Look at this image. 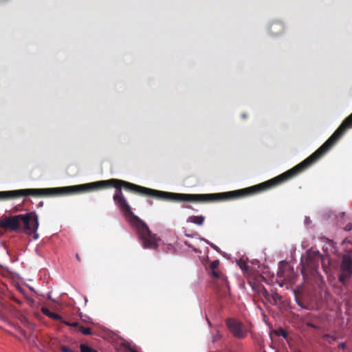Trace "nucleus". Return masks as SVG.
Instances as JSON below:
<instances>
[{
    "instance_id": "obj_1",
    "label": "nucleus",
    "mask_w": 352,
    "mask_h": 352,
    "mask_svg": "<svg viewBox=\"0 0 352 352\" xmlns=\"http://www.w3.org/2000/svg\"><path fill=\"white\" fill-rule=\"evenodd\" d=\"M352 126V113L346 117L331 137L305 160L285 173L266 182L251 186V195L272 188L306 170L322 157Z\"/></svg>"
},
{
    "instance_id": "obj_2",
    "label": "nucleus",
    "mask_w": 352,
    "mask_h": 352,
    "mask_svg": "<svg viewBox=\"0 0 352 352\" xmlns=\"http://www.w3.org/2000/svg\"><path fill=\"white\" fill-rule=\"evenodd\" d=\"M22 223L23 230L29 234H34V238L36 239L38 236L36 234L38 227V219L34 212L6 217L0 221V226L6 230L16 231L21 228Z\"/></svg>"
},
{
    "instance_id": "obj_3",
    "label": "nucleus",
    "mask_w": 352,
    "mask_h": 352,
    "mask_svg": "<svg viewBox=\"0 0 352 352\" xmlns=\"http://www.w3.org/2000/svg\"><path fill=\"white\" fill-rule=\"evenodd\" d=\"M219 265V261H213L210 264L212 276L215 285V289L219 297L226 298L230 296V287L227 278L217 269Z\"/></svg>"
},
{
    "instance_id": "obj_4",
    "label": "nucleus",
    "mask_w": 352,
    "mask_h": 352,
    "mask_svg": "<svg viewBox=\"0 0 352 352\" xmlns=\"http://www.w3.org/2000/svg\"><path fill=\"white\" fill-rule=\"evenodd\" d=\"M321 259L322 255L318 251L311 250L307 251L305 261L303 256L301 258V273L303 276H307L308 274L315 276L318 274V270Z\"/></svg>"
},
{
    "instance_id": "obj_5",
    "label": "nucleus",
    "mask_w": 352,
    "mask_h": 352,
    "mask_svg": "<svg viewBox=\"0 0 352 352\" xmlns=\"http://www.w3.org/2000/svg\"><path fill=\"white\" fill-rule=\"evenodd\" d=\"M352 276V259L347 255L344 254L342 257L340 266V274L338 275V280L343 286L346 285L348 280Z\"/></svg>"
},
{
    "instance_id": "obj_6",
    "label": "nucleus",
    "mask_w": 352,
    "mask_h": 352,
    "mask_svg": "<svg viewBox=\"0 0 352 352\" xmlns=\"http://www.w3.org/2000/svg\"><path fill=\"white\" fill-rule=\"evenodd\" d=\"M226 325L235 338L243 339L247 336L244 325L239 320L232 318L228 319Z\"/></svg>"
},
{
    "instance_id": "obj_7",
    "label": "nucleus",
    "mask_w": 352,
    "mask_h": 352,
    "mask_svg": "<svg viewBox=\"0 0 352 352\" xmlns=\"http://www.w3.org/2000/svg\"><path fill=\"white\" fill-rule=\"evenodd\" d=\"M64 324L68 327L76 328L77 331H80L84 335H91L92 333L91 328L85 327L82 325H80L77 322H64Z\"/></svg>"
},
{
    "instance_id": "obj_8",
    "label": "nucleus",
    "mask_w": 352,
    "mask_h": 352,
    "mask_svg": "<svg viewBox=\"0 0 352 352\" xmlns=\"http://www.w3.org/2000/svg\"><path fill=\"white\" fill-rule=\"evenodd\" d=\"M205 217L202 215L200 216H191L188 218V221L195 223L198 226H201L204 223Z\"/></svg>"
},
{
    "instance_id": "obj_9",
    "label": "nucleus",
    "mask_w": 352,
    "mask_h": 352,
    "mask_svg": "<svg viewBox=\"0 0 352 352\" xmlns=\"http://www.w3.org/2000/svg\"><path fill=\"white\" fill-rule=\"evenodd\" d=\"M80 352H98V351L85 344H81L80 345Z\"/></svg>"
},
{
    "instance_id": "obj_10",
    "label": "nucleus",
    "mask_w": 352,
    "mask_h": 352,
    "mask_svg": "<svg viewBox=\"0 0 352 352\" xmlns=\"http://www.w3.org/2000/svg\"><path fill=\"white\" fill-rule=\"evenodd\" d=\"M278 29L279 30L282 31L283 30V25L280 23H273L270 26V30L272 33L273 30Z\"/></svg>"
},
{
    "instance_id": "obj_11",
    "label": "nucleus",
    "mask_w": 352,
    "mask_h": 352,
    "mask_svg": "<svg viewBox=\"0 0 352 352\" xmlns=\"http://www.w3.org/2000/svg\"><path fill=\"white\" fill-rule=\"evenodd\" d=\"M50 318L54 320H59L61 322L64 323V322H65L62 316L56 313H54L52 312L51 314H50Z\"/></svg>"
},
{
    "instance_id": "obj_12",
    "label": "nucleus",
    "mask_w": 352,
    "mask_h": 352,
    "mask_svg": "<svg viewBox=\"0 0 352 352\" xmlns=\"http://www.w3.org/2000/svg\"><path fill=\"white\" fill-rule=\"evenodd\" d=\"M280 296L278 295L277 293H274V294L270 296V300H269L270 302L273 304H276L277 301L278 300H280Z\"/></svg>"
},
{
    "instance_id": "obj_13",
    "label": "nucleus",
    "mask_w": 352,
    "mask_h": 352,
    "mask_svg": "<svg viewBox=\"0 0 352 352\" xmlns=\"http://www.w3.org/2000/svg\"><path fill=\"white\" fill-rule=\"evenodd\" d=\"M122 346L124 349L129 352H138L135 349H133L129 342L124 343Z\"/></svg>"
},
{
    "instance_id": "obj_14",
    "label": "nucleus",
    "mask_w": 352,
    "mask_h": 352,
    "mask_svg": "<svg viewBox=\"0 0 352 352\" xmlns=\"http://www.w3.org/2000/svg\"><path fill=\"white\" fill-rule=\"evenodd\" d=\"M60 350L62 352H76L74 349L65 345H62L60 346Z\"/></svg>"
},
{
    "instance_id": "obj_15",
    "label": "nucleus",
    "mask_w": 352,
    "mask_h": 352,
    "mask_svg": "<svg viewBox=\"0 0 352 352\" xmlns=\"http://www.w3.org/2000/svg\"><path fill=\"white\" fill-rule=\"evenodd\" d=\"M41 311H42V313H43L45 316H47V317H49V318H50V314L52 313V311H50V309H47V308H46V307H43V308L41 309Z\"/></svg>"
},
{
    "instance_id": "obj_16",
    "label": "nucleus",
    "mask_w": 352,
    "mask_h": 352,
    "mask_svg": "<svg viewBox=\"0 0 352 352\" xmlns=\"http://www.w3.org/2000/svg\"><path fill=\"white\" fill-rule=\"evenodd\" d=\"M262 295L265 298L266 300H270L271 294H270L265 289H263L262 291Z\"/></svg>"
},
{
    "instance_id": "obj_17",
    "label": "nucleus",
    "mask_w": 352,
    "mask_h": 352,
    "mask_svg": "<svg viewBox=\"0 0 352 352\" xmlns=\"http://www.w3.org/2000/svg\"><path fill=\"white\" fill-rule=\"evenodd\" d=\"M204 241H205L207 244H208V245H210L212 249H214V250H216V251H218V250H219V248H218L216 245H214V243H210V241H208V240H206V239H204Z\"/></svg>"
},
{
    "instance_id": "obj_18",
    "label": "nucleus",
    "mask_w": 352,
    "mask_h": 352,
    "mask_svg": "<svg viewBox=\"0 0 352 352\" xmlns=\"http://www.w3.org/2000/svg\"><path fill=\"white\" fill-rule=\"evenodd\" d=\"M352 229V224L351 223H349L346 227L344 228V230L346 231H349Z\"/></svg>"
},
{
    "instance_id": "obj_19",
    "label": "nucleus",
    "mask_w": 352,
    "mask_h": 352,
    "mask_svg": "<svg viewBox=\"0 0 352 352\" xmlns=\"http://www.w3.org/2000/svg\"><path fill=\"white\" fill-rule=\"evenodd\" d=\"M324 337L331 338L333 341H336L337 340L336 337H334L330 334H325Z\"/></svg>"
},
{
    "instance_id": "obj_20",
    "label": "nucleus",
    "mask_w": 352,
    "mask_h": 352,
    "mask_svg": "<svg viewBox=\"0 0 352 352\" xmlns=\"http://www.w3.org/2000/svg\"><path fill=\"white\" fill-rule=\"evenodd\" d=\"M338 347L341 349H345L346 347V344L344 342H341L339 345H338Z\"/></svg>"
},
{
    "instance_id": "obj_21",
    "label": "nucleus",
    "mask_w": 352,
    "mask_h": 352,
    "mask_svg": "<svg viewBox=\"0 0 352 352\" xmlns=\"http://www.w3.org/2000/svg\"><path fill=\"white\" fill-rule=\"evenodd\" d=\"M279 335H281V336H283V337H285H285H286V336H287V334H286L285 331L283 329H280V333H279Z\"/></svg>"
},
{
    "instance_id": "obj_22",
    "label": "nucleus",
    "mask_w": 352,
    "mask_h": 352,
    "mask_svg": "<svg viewBox=\"0 0 352 352\" xmlns=\"http://www.w3.org/2000/svg\"><path fill=\"white\" fill-rule=\"evenodd\" d=\"M296 302H297V304H298L299 306H300V307H302V308H304V307L302 306V303H301V302H300V300H297V299H296Z\"/></svg>"
},
{
    "instance_id": "obj_23",
    "label": "nucleus",
    "mask_w": 352,
    "mask_h": 352,
    "mask_svg": "<svg viewBox=\"0 0 352 352\" xmlns=\"http://www.w3.org/2000/svg\"><path fill=\"white\" fill-rule=\"evenodd\" d=\"M76 257L77 260H78L79 262H80V261H81V260H80V256H79L78 254H76Z\"/></svg>"
},
{
    "instance_id": "obj_24",
    "label": "nucleus",
    "mask_w": 352,
    "mask_h": 352,
    "mask_svg": "<svg viewBox=\"0 0 352 352\" xmlns=\"http://www.w3.org/2000/svg\"><path fill=\"white\" fill-rule=\"evenodd\" d=\"M43 203L41 201V202L39 203L38 206H43Z\"/></svg>"
},
{
    "instance_id": "obj_25",
    "label": "nucleus",
    "mask_w": 352,
    "mask_h": 352,
    "mask_svg": "<svg viewBox=\"0 0 352 352\" xmlns=\"http://www.w3.org/2000/svg\"><path fill=\"white\" fill-rule=\"evenodd\" d=\"M186 236L188 237H192V236L190 234H186Z\"/></svg>"
},
{
    "instance_id": "obj_26",
    "label": "nucleus",
    "mask_w": 352,
    "mask_h": 352,
    "mask_svg": "<svg viewBox=\"0 0 352 352\" xmlns=\"http://www.w3.org/2000/svg\"><path fill=\"white\" fill-rule=\"evenodd\" d=\"M344 215V212H342V217H343Z\"/></svg>"
},
{
    "instance_id": "obj_27",
    "label": "nucleus",
    "mask_w": 352,
    "mask_h": 352,
    "mask_svg": "<svg viewBox=\"0 0 352 352\" xmlns=\"http://www.w3.org/2000/svg\"><path fill=\"white\" fill-rule=\"evenodd\" d=\"M296 352H300V351H297Z\"/></svg>"
}]
</instances>
